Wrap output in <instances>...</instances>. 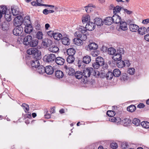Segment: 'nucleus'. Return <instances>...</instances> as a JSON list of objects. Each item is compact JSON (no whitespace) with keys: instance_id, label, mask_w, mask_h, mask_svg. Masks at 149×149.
<instances>
[{"instance_id":"c9c22d12","label":"nucleus","mask_w":149,"mask_h":149,"mask_svg":"<svg viewBox=\"0 0 149 149\" xmlns=\"http://www.w3.org/2000/svg\"><path fill=\"white\" fill-rule=\"evenodd\" d=\"M38 43V40L37 39H32L31 41L30 44L29 45L30 46L32 47H34L36 46Z\"/></svg>"},{"instance_id":"052dcab7","label":"nucleus","mask_w":149,"mask_h":149,"mask_svg":"<svg viewBox=\"0 0 149 149\" xmlns=\"http://www.w3.org/2000/svg\"><path fill=\"white\" fill-rule=\"evenodd\" d=\"M42 1V0H36V3L37 6H44L45 4L41 3Z\"/></svg>"},{"instance_id":"aec40b11","label":"nucleus","mask_w":149,"mask_h":149,"mask_svg":"<svg viewBox=\"0 0 149 149\" xmlns=\"http://www.w3.org/2000/svg\"><path fill=\"white\" fill-rule=\"evenodd\" d=\"M52 41L48 38H46L43 40L42 43L45 46L48 47L52 44Z\"/></svg>"},{"instance_id":"ea45409f","label":"nucleus","mask_w":149,"mask_h":149,"mask_svg":"<svg viewBox=\"0 0 149 149\" xmlns=\"http://www.w3.org/2000/svg\"><path fill=\"white\" fill-rule=\"evenodd\" d=\"M108 54L110 55H114L116 53L115 49L113 47H110L108 50Z\"/></svg>"},{"instance_id":"2eb2a0df","label":"nucleus","mask_w":149,"mask_h":149,"mask_svg":"<svg viewBox=\"0 0 149 149\" xmlns=\"http://www.w3.org/2000/svg\"><path fill=\"white\" fill-rule=\"evenodd\" d=\"M38 59H36L31 62V65L32 67L36 69L40 65Z\"/></svg>"},{"instance_id":"8fccbe9b","label":"nucleus","mask_w":149,"mask_h":149,"mask_svg":"<svg viewBox=\"0 0 149 149\" xmlns=\"http://www.w3.org/2000/svg\"><path fill=\"white\" fill-rule=\"evenodd\" d=\"M22 107L25 111H29V107L27 104L25 103L23 104L22 105Z\"/></svg>"},{"instance_id":"69168bd1","label":"nucleus","mask_w":149,"mask_h":149,"mask_svg":"<svg viewBox=\"0 0 149 149\" xmlns=\"http://www.w3.org/2000/svg\"><path fill=\"white\" fill-rule=\"evenodd\" d=\"M124 62L125 63V65H126L127 67L129 66L130 65V63L129 60H125L124 61Z\"/></svg>"},{"instance_id":"f3484780","label":"nucleus","mask_w":149,"mask_h":149,"mask_svg":"<svg viewBox=\"0 0 149 149\" xmlns=\"http://www.w3.org/2000/svg\"><path fill=\"white\" fill-rule=\"evenodd\" d=\"M55 62L58 65H62L64 63L65 60L62 57H58L56 58Z\"/></svg>"},{"instance_id":"0eeeda50","label":"nucleus","mask_w":149,"mask_h":149,"mask_svg":"<svg viewBox=\"0 0 149 149\" xmlns=\"http://www.w3.org/2000/svg\"><path fill=\"white\" fill-rule=\"evenodd\" d=\"M93 70V68H85L83 72V76L86 78L89 77L90 75H91Z\"/></svg>"},{"instance_id":"a211bd4d","label":"nucleus","mask_w":149,"mask_h":149,"mask_svg":"<svg viewBox=\"0 0 149 149\" xmlns=\"http://www.w3.org/2000/svg\"><path fill=\"white\" fill-rule=\"evenodd\" d=\"M88 46V48L87 49L88 51H89L91 49H97L98 47L97 44L94 42L90 43Z\"/></svg>"},{"instance_id":"09e8293b","label":"nucleus","mask_w":149,"mask_h":149,"mask_svg":"<svg viewBox=\"0 0 149 149\" xmlns=\"http://www.w3.org/2000/svg\"><path fill=\"white\" fill-rule=\"evenodd\" d=\"M132 123L136 126H138L140 123V120L137 118H134L132 121Z\"/></svg>"},{"instance_id":"3c124183","label":"nucleus","mask_w":149,"mask_h":149,"mask_svg":"<svg viewBox=\"0 0 149 149\" xmlns=\"http://www.w3.org/2000/svg\"><path fill=\"white\" fill-rule=\"evenodd\" d=\"M54 12V11L53 10H48L47 9H45L43 11V13L45 15H47L49 13H53Z\"/></svg>"},{"instance_id":"603ef678","label":"nucleus","mask_w":149,"mask_h":149,"mask_svg":"<svg viewBox=\"0 0 149 149\" xmlns=\"http://www.w3.org/2000/svg\"><path fill=\"white\" fill-rule=\"evenodd\" d=\"M129 77L127 75V74L125 73H123L122 74V77H121V80H123V81H125L128 79Z\"/></svg>"},{"instance_id":"c03bdc74","label":"nucleus","mask_w":149,"mask_h":149,"mask_svg":"<svg viewBox=\"0 0 149 149\" xmlns=\"http://www.w3.org/2000/svg\"><path fill=\"white\" fill-rule=\"evenodd\" d=\"M141 124V125L145 128H149V123L147 121H143Z\"/></svg>"},{"instance_id":"a18cd8bd","label":"nucleus","mask_w":149,"mask_h":149,"mask_svg":"<svg viewBox=\"0 0 149 149\" xmlns=\"http://www.w3.org/2000/svg\"><path fill=\"white\" fill-rule=\"evenodd\" d=\"M100 72L97 70H94L93 69V70L92 72L91 75L97 77H99Z\"/></svg>"},{"instance_id":"de8ad7c7","label":"nucleus","mask_w":149,"mask_h":149,"mask_svg":"<svg viewBox=\"0 0 149 149\" xmlns=\"http://www.w3.org/2000/svg\"><path fill=\"white\" fill-rule=\"evenodd\" d=\"M121 146L123 149H127L129 147V145L127 142H124L122 143Z\"/></svg>"},{"instance_id":"1a4fd4ad","label":"nucleus","mask_w":149,"mask_h":149,"mask_svg":"<svg viewBox=\"0 0 149 149\" xmlns=\"http://www.w3.org/2000/svg\"><path fill=\"white\" fill-rule=\"evenodd\" d=\"M61 40L62 42L64 45H68L70 44V40L68 35H64Z\"/></svg>"},{"instance_id":"f704fd0d","label":"nucleus","mask_w":149,"mask_h":149,"mask_svg":"<svg viewBox=\"0 0 149 149\" xmlns=\"http://www.w3.org/2000/svg\"><path fill=\"white\" fill-rule=\"evenodd\" d=\"M138 31L139 34L141 35H143L146 32V29L144 27L138 28Z\"/></svg>"},{"instance_id":"f03ea898","label":"nucleus","mask_w":149,"mask_h":149,"mask_svg":"<svg viewBox=\"0 0 149 149\" xmlns=\"http://www.w3.org/2000/svg\"><path fill=\"white\" fill-rule=\"evenodd\" d=\"M27 53L32 55L35 59L39 60L41 58V52L36 48H30L27 51Z\"/></svg>"},{"instance_id":"ddd939ff","label":"nucleus","mask_w":149,"mask_h":149,"mask_svg":"<svg viewBox=\"0 0 149 149\" xmlns=\"http://www.w3.org/2000/svg\"><path fill=\"white\" fill-rule=\"evenodd\" d=\"M33 28L31 25L30 24H27L24 27V31L27 33H30L32 32Z\"/></svg>"},{"instance_id":"412c9836","label":"nucleus","mask_w":149,"mask_h":149,"mask_svg":"<svg viewBox=\"0 0 149 149\" xmlns=\"http://www.w3.org/2000/svg\"><path fill=\"white\" fill-rule=\"evenodd\" d=\"M38 73L39 74H42L45 72V68L42 65H40L36 69H35Z\"/></svg>"},{"instance_id":"4d7b16f0","label":"nucleus","mask_w":149,"mask_h":149,"mask_svg":"<svg viewBox=\"0 0 149 149\" xmlns=\"http://www.w3.org/2000/svg\"><path fill=\"white\" fill-rule=\"evenodd\" d=\"M92 66L94 68L96 69H97L100 67L101 66V65L98 64L96 62L93 63Z\"/></svg>"},{"instance_id":"72a5a7b5","label":"nucleus","mask_w":149,"mask_h":149,"mask_svg":"<svg viewBox=\"0 0 149 149\" xmlns=\"http://www.w3.org/2000/svg\"><path fill=\"white\" fill-rule=\"evenodd\" d=\"M74 74L75 77L79 79H81L83 76V73L80 71H77Z\"/></svg>"},{"instance_id":"e433bc0d","label":"nucleus","mask_w":149,"mask_h":149,"mask_svg":"<svg viewBox=\"0 0 149 149\" xmlns=\"http://www.w3.org/2000/svg\"><path fill=\"white\" fill-rule=\"evenodd\" d=\"M74 59L75 58L74 56L68 55L66 60L68 63H71L74 61Z\"/></svg>"},{"instance_id":"b1692460","label":"nucleus","mask_w":149,"mask_h":149,"mask_svg":"<svg viewBox=\"0 0 149 149\" xmlns=\"http://www.w3.org/2000/svg\"><path fill=\"white\" fill-rule=\"evenodd\" d=\"M139 27L137 25L133 24H130L129 26V28L130 31L132 32H136L138 30Z\"/></svg>"},{"instance_id":"393cba45","label":"nucleus","mask_w":149,"mask_h":149,"mask_svg":"<svg viewBox=\"0 0 149 149\" xmlns=\"http://www.w3.org/2000/svg\"><path fill=\"white\" fill-rule=\"evenodd\" d=\"M91 61V58L90 56L89 55H86L84 56L83 58V62L84 63L86 64L89 63Z\"/></svg>"},{"instance_id":"7c9ffc66","label":"nucleus","mask_w":149,"mask_h":149,"mask_svg":"<svg viewBox=\"0 0 149 149\" xmlns=\"http://www.w3.org/2000/svg\"><path fill=\"white\" fill-rule=\"evenodd\" d=\"M121 123L124 126H127L131 123V120L129 119L125 118L122 120Z\"/></svg>"},{"instance_id":"c756f323","label":"nucleus","mask_w":149,"mask_h":149,"mask_svg":"<svg viewBox=\"0 0 149 149\" xmlns=\"http://www.w3.org/2000/svg\"><path fill=\"white\" fill-rule=\"evenodd\" d=\"M95 24L97 26H101L102 24L103 21L101 19L99 18H96L94 19Z\"/></svg>"},{"instance_id":"e2e57ef3","label":"nucleus","mask_w":149,"mask_h":149,"mask_svg":"<svg viewBox=\"0 0 149 149\" xmlns=\"http://www.w3.org/2000/svg\"><path fill=\"white\" fill-rule=\"evenodd\" d=\"M94 6H95L92 4H89L88 5V6L85 7V10H86V11L87 13H88L89 12L88 11V10L89 8L91 7H92L93 8H94Z\"/></svg>"},{"instance_id":"7ed1b4c3","label":"nucleus","mask_w":149,"mask_h":149,"mask_svg":"<svg viewBox=\"0 0 149 149\" xmlns=\"http://www.w3.org/2000/svg\"><path fill=\"white\" fill-rule=\"evenodd\" d=\"M123 48H119L117 49V52L113 56V59L115 61H120L122 59V55L124 54Z\"/></svg>"},{"instance_id":"dca6fc26","label":"nucleus","mask_w":149,"mask_h":149,"mask_svg":"<svg viewBox=\"0 0 149 149\" xmlns=\"http://www.w3.org/2000/svg\"><path fill=\"white\" fill-rule=\"evenodd\" d=\"M45 72L48 74H51L53 73L54 71V69L50 65L47 66L45 67Z\"/></svg>"},{"instance_id":"680f3d73","label":"nucleus","mask_w":149,"mask_h":149,"mask_svg":"<svg viewBox=\"0 0 149 149\" xmlns=\"http://www.w3.org/2000/svg\"><path fill=\"white\" fill-rule=\"evenodd\" d=\"M1 9H2V10L1 12L3 14H6V13L7 10V8L6 6H3L1 7Z\"/></svg>"},{"instance_id":"4be33fe9","label":"nucleus","mask_w":149,"mask_h":149,"mask_svg":"<svg viewBox=\"0 0 149 149\" xmlns=\"http://www.w3.org/2000/svg\"><path fill=\"white\" fill-rule=\"evenodd\" d=\"M74 43L78 46H80L83 44V41H84L82 39L76 38L74 39Z\"/></svg>"},{"instance_id":"338daca9","label":"nucleus","mask_w":149,"mask_h":149,"mask_svg":"<svg viewBox=\"0 0 149 149\" xmlns=\"http://www.w3.org/2000/svg\"><path fill=\"white\" fill-rule=\"evenodd\" d=\"M105 72L104 71H102L101 72H100L99 77L101 78H103L105 76Z\"/></svg>"},{"instance_id":"79ce46f5","label":"nucleus","mask_w":149,"mask_h":149,"mask_svg":"<svg viewBox=\"0 0 149 149\" xmlns=\"http://www.w3.org/2000/svg\"><path fill=\"white\" fill-rule=\"evenodd\" d=\"M117 63V65L119 68H122L125 66V65L124 61L120 60Z\"/></svg>"},{"instance_id":"c85d7f7f","label":"nucleus","mask_w":149,"mask_h":149,"mask_svg":"<svg viewBox=\"0 0 149 149\" xmlns=\"http://www.w3.org/2000/svg\"><path fill=\"white\" fill-rule=\"evenodd\" d=\"M63 37L62 34L59 32L54 33L53 38L56 40H61Z\"/></svg>"},{"instance_id":"6ab92c4d","label":"nucleus","mask_w":149,"mask_h":149,"mask_svg":"<svg viewBox=\"0 0 149 149\" xmlns=\"http://www.w3.org/2000/svg\"><path fill=\"white\" fill-rule=\"evenodd\" d=\"M48 50L49 51L52 53H56L58 51L59 49L57 46L52 45L49 47L48 48Z\"/></svg>"},{"instance_id":"5fc2aeb1","label":"nucleus","mask_w":149,"mask_h":149,"mask_svg":"<svg viewBox=\"0 0 149 149\" xmlns=\"http://www.w3.org/2000/svg\"><path fill=\"white\" fill-rule=\"evenodd\" d=\"M37 38L38 39H41L42 38V34L41 32L39 31L36 35Z\"/></svg>"},{"instance_id":"423d86ee","label":"nucleus","mask_w":149,"mask_h":149,"mask_svg":"<svg viewBox=\"0 0 149 149\" xmlns=\"http://www.w3.org/2000/svg\"><path fill=\"white\" fill-rule=\"evenodd\" d=\"M23 29L22 26H16L13 31V33L16 36H19L22 32Z\"/></svg>"},{"instance_id":"473e14b6","label":"nucleus","mask_w":149,"mask_h":149,"mask_svg":"<svg viewBox=\"0 0 149 149\" xmlns=\"http://www.w3.org/2000/svg\"><path fill=\"white\" fill-rule=\"evenodd\" d=\"M75 52V50L73 48H69L67 51V54L68 55L74 56Z\"/></svg>"},{"instance_id":"4468645a","label":"nucleus","mask_w":149,"mask_h":149,"mask_svg":"<svg viewBox=\"0 0 149 149\" xmlns=\"http://www.w3.org/2000/svg\"><path fill=\"white\" fill-rule=\"evenodd\" d=\"M11 10L13 15L14 16H16L19 14V10L17 6H13L11 7Z\"/></svg>"},{"instance_id":"13d9d810","label":"nucleus","mask_w":149,"mask_h":149,"mask_svg":"<svg viewBox=\"0 0 149 149\" xmlns=\"http://www.w3.org/2000/svg\"><path fill=\"white\" fill-rule=\"evenodd\" d=\"M28 113H26L24 114V118L26 119V118H31V116L30 112H28Z\"/></svg>"},{"instance_id":"864d4df0","label":"nucleus","mask_w":149,"mask_h":149,"mask_svg":"<svg viewBox=\"0 0 149 149\" xmlns=\"http://www.w3.org/2000/svg\"><path fill=\"white\" fill-rule=\"evenodd\" d=\"M135 72V70L134 68H129L128 72L131 75L133 74Z\"/></svg>"},{"instance_id":"a878e982","label":"nucleus","mask_w":149,"mask_h":149,"mask_svg":"<svg viewBox=\"0 0 149 149\" xmlns=\"http://www.w3.org/2000/svg\"><path fill=\"white\" fill-rule=\"evenodd\" d=\"M55 76L58 78H62L64 76L63 72L60 70H58L55 72Z\"/></svg>"},{"instance_id":"20e7f679","label":"nucleus","mask_w":149,"mask_h":149,"mask_svg":"<svg viewBox=\"0 0 149 149\" xmlns=\"http://www.w3.org/2000/svg\"><path fill=\"white\" fill-rule=\"evenodd\" d=\"M56 55L53 54H47L44 57V59L47 62L51 63L55 61Z\"/></svg>"},{"instance_id":"58836bf2","label":"nucleus","mask_w":149,"mask_h":149,"mask_svg":"<svg viewBox=\"0 0 149 149\" xmlns=\"http://www.w3.org/2000/svg\"><path fill=\"white\" fill-rule=\"evenodd\" d=\"M113 73L114 76L118 77L121 74V72L119 69H115L113 71Z\"/></svg>"},{"instance_id":"bb28decb","label":"nucleus","mask_w":149,"mask_h":149,"mask_svg":"<svg viewBox=\"0 0 149 149\" xmlns=\"http://www.w3.org/2000/svg\"><path fill=\"white\" fill-rule=\"evenodd\" d=\"M104 22L106 25H110L113 22V19L111 17H108L104 21Z\"/></svg>"},{"instance_id":"774afa93","label":"nucleus","mask_w":149,"mask_h":149,"mask_svg":"<svg viewBox=\"0 0 149 149\" xmlns=\"http://www.w3.org/2000/svg\"><path fill=\"white\" fill-rule=\"evenodd\" d=\"M149 23V18H148L142 21V23L144 24H147Z\"/></svg>"},{"instance_id":"f8f14e48","label":"nucleus","mask_w":149,"mask_h":149,"mask_svg":"<svg viewBox=\"0 0 149 149\" xmlns=\"http://www.w3.org/2000/svg\"><path fill=\"white\" fill-rule=\"evenodd\" d=\"M112 18L114 23L117 24L121 22L120 17L117 14H114Z\"/></svg>"},{"instance_id":"9b49d317","label":"nucleus","mask_w":149,"mask_h":149,"mask_svg":"<svg viewBox=\"0 0 149 149\" xmlns=\"http://www.w3.org/2000/svg\"><path fill=\"white\" fill-rule=\"evenodd\" d=\"M95 27V25L94 23L89 22L87 23L85 28V30L87 29L89 31H91L94 29Z\"/></svg>"},{"instance_id":"39448f33","label":"nucleus","mask_w":149,"mask_h":149,"mask_svg":"<svg viewBox=\"0 0 149 149\" xmlns=\"http://www.w3.org/2000/svg\"><path fill=\"white\" fill-rule=\"evenodd\" d=\"M14 21L15 26H21L23 22V19L21 16L18 15L14 19Z\"/></svg>"},{"instance_id":"5701e85b","label":"nucleus","mask_w":149,"mask_h":149,"mask_svg":"<svg viewBox=\"0 0 149 149\" xmlns=\"http://www.w3.org/2000/svg\"><path fill=\"white\" fill-rule=\"evenodd\" d=\"M120 29L123 31H125L127 30V23L125 22L121 21L120 23Z\"/></svg>"},{"instance_id":"49530a36","label":"nucleus","mask_w":149,"mask_h":149,"mask_svg":"<svg viewBox=\"0 0 149 149\" xmlns=\"http://www.w3.org/2000/svg\"><path fill=\"white\" fill-rule=\"evenodd\" d=\"M11 15L10 13L7 14L6 13L5 14V18L9 22L11 20Z\"/></svg>"},{"instance_id":"4c0bfd02","label":"nucleus","mask_w":149,"mask_h":149,"mask_svg":"<svg viewBox=\"0 0 149 149\" xmlns=\"http://www.w3.org/2000/svg\"><path fill=\"white\" fill-rule=\"evenodd\" d=\"M90 19V17L89 15H85L82 17V22L83 24L86 23L88 21H89Z\"/></svg>"},{"instance_id":"cd10ccee","label":"nucleus","mask_w":149,"mask_h":149,"mask_svg":"<svg viewBox=\"0 0 149 149\" xmlns=\"http://www.w3.org/2000/svg\"><path fill=\"white\" fill-rule=\"evenodd\" d=\"M96 62L101 65V66L104 65V62L103 58L101 56L97 57L96 58Z\"/></svg>"},{"instance_id":"9d476101","label":"nucleus","mask_w":149,"mask_h":149,"mask_svg":"<svg viewBox=\"0 0 149 149\" xmlns=\"http://www.w3.org/2000/svg\"><path fill=\"white\" fill-rule=\"evenodd\" d=\"M65 71L70 76L74 75L75 71L71 67H68L66 65H65L64 67Z\"/></svg>"},{"instance_id":"f257e3e1","label":"nucleus","mask_w":149,"mask_h":149,"mask_svg":"<svg viewBox=\"0 0 149 149\" xmlns=\"http://www.w3.org/2000/svg\"><path fill=\"white\" fill-rule=\"evenodd\" d=\"M87 32L84 27L81 26L75 33V36L77 38H80L85 41L87 38Z\"/></svg>"},{"instance_id":"6e6552de","label":"nucleus","mask_w":149,"mask_h":149,"mask_svg":"<svg viewBox=\"0 0 149 149\" xmlns=\"http://www.w3.org/2000/svg\"><path fill=\"white\" fill-rule=\"evenodd\" d=\"M32 37L30 35H28L25 36L23 39V43L24 45H29L32 40Z\"/></svg>"},{"instance_id":"a19ab883","label":"nucleus","mask_w":149,"mask_h":149,"mask_svg":"<svg viewBox=\"0 0 149 149\" xmlns=\"http://www.w3.org/2000/svg\"><path fill=\"white\" fill-rule=\"evenodd\" d=\"M136 109V107L133 105H131L128 107L127 110L129 112H134Z\"/></svg>"},{"instance_id":"2f4dec72","label":"nucleus","mask_w":149,"mask_h":149,"mask_svg":"<svg viewBox=\"0 0 149 149\" xmlns=\"http://www.w3.org/2000/svg\"><path fill=\"white\" fill-rule=\"evenodd\" d=\"M120 6H117L115 7H114L113 8V13L114 14H116L117 13H119L122 9H123Z\"/></svg>"},{"instance_id":"6e6d98bb","label":"nucleus","mask_w":149,"mask_h":149,"mask_svg":"<svg viewBox=\"0 0 149 149\" xmlns=\"http://www.w3.org/2000/svg\"><path fill=\"white\" fill-rule=\"evenodd\" d=\"M110 146L113 149H116L118 147V145L116 143L114 142L111 143Z\"/></svg>"},{"instance_id":"37998d69","label":"nucleus","mask_w":149,"mask_h":149,"mask_svg":"<svg viewBox=\"0 0 149 149\" xmlns=\"http://www.w3.org/2000/svg\"><path fill=\"white\" fill-rule=\"evenodd\" d=\"M114 76L113 72L109 71L106 74V77L108 79H111Z\"/></svg>"},{"instance_id":"0e129e2a","label":"nucleus","mask_w":149,"mask_h":149,"mask_svg":"<svg viewBox=\"0 0 149 149\" xmlns=\"http://www.w3.org/2000/svg\"><path fill=\"white\" fill-rule=\"evenodd\" d=\"M48 35L50 37H52V36L54 37V33H53V31H49L47 32V33Z\"/></svg>"},{"instance_id":"bf43d9fd","label":"nucleus","mask_w":149,"mask_h":149,"mask_svg":"<svg viewBox=\"0 0 149 149\" xmlns=\"http://www.w3.org/2000/svg\"><path fill=\"white\" fill-rule=\"evenodd\" d=\"M107 114L110 117H113L116 114V112H107Z\"/></svg>"}]
</instances>
